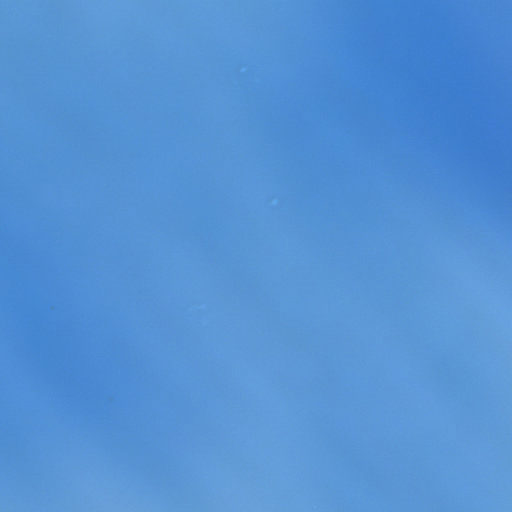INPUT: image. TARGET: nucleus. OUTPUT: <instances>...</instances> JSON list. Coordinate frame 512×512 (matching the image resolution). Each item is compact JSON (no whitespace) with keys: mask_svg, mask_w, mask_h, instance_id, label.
Returning a JSON list of instances; mask_svg holds the SVG:
<instances>
[{"mask_svg":"<svg viewBox=\"0 0 512 512\" xmlns=\"http://www.w3.org/2000/svg\"><path fill=\"white\" fill-rule=\"evenodd\" d=\"M385 31H388V16H385Z\"/></svg>","mask_w":512,"mask_h":512,"instance_id":"f3484780","label":"nucleus"},{"mask_svg":"<svg viewBox=\"0 0 512 512\" xmlns=\"http://www.w3.org/2000/svg\"><path fill=\"white\" fill-rule=\"evenodd\" d=\"M385 55H388V32H385Z\"/></svg>","mask_w":512,"mask_h":512,"instance_id":"9b49d317","label":"nucleus"},{"mask_svg":"<svg viewBox=\"0 0 512 512\" xmlns=\"http://www.w3.org/2000/svg\"><path fill=\"white\" fill-rule=\"evenodd\" d=\"M385 31H388V16H385Z\"/></svg>","mask_w":512,"mask_h":512,"instance_id":"a211bd4d","label":"nucleus"},{"mask_svg":"<svg viewBox=\"0 0 512 512\" xmlns=\"http://www.w3.org/2000/svg\"><path fill=\"white\" fill-rule=\"evenodd\" d=\"M385 55H388V32H385Z\"/></svg>","mask_w":512,"mask_h":512,"instance_id":"9d476101","label":"nucleus"},{"mask_svg":"<svg viewBox=\"0 0 512 512\" xmlns=\"http://www.w3.org/2000/svg\"><path fill=\"white\" fill-rule=\"evenodd\" d=\"M385 31H388V16H385Z\"/></svg>","mask_w":512,"mask_h":512,"instance_id":"ddd939ff","label":"nucleus"},{"mask_svg":"<svg viewBox=\"0 0 512 512\" xmlns=\"http://www.w3.org/2000/svg\"><path fill=\"white\" fill-rule=\"evenodd\" d=\"M385 55H388V32H385Z\"/></svg>","mask_w":512,"mask_h":512,"instance_id":"f03ea898","label":"nucleus"},{"mask_svg":"<svg viewBox=\"0 0 512 512\" xmlns=\"http://www.w3.org/2000/svg\"><path fill=\"white\" fill-rule=\"evenodd\" d=\"M385 31H388V16H385Z\"/></svg>","mask_w":512,"mask_h":512,"instance_id":"f8f14e48","label":"nucleus"},{"mask_svg":"<svg viewBox=\"0 0 512 512\" xmlns=\"http://www.w3.org/2000/svg\"><path fill=\"white\" fill-rule=\"evenodd\" d=\"M385 31H388V16H385Z\"/></svg>","mask_w":512,"mask_h":512,"instance_id":"2eb2a0df","label":"nucleus"},{"mask_svg":"<svg viewBox=\"0 0 512 512\" xmlns=\"http://www.w3.org/2000/svg\"><path fill=\"white\" fill-rule=\"evenodd\" d=\"M385 55H388V32H385Z\"/></svg>","mask_w":512,"mask_h":512,"instance_id":"7ed1b4c3","label":"nucleus"},{"mask_svg":"<svg viewBox=\"0 0 512 512\" xmlns=\"http://www.w3.org/2000/svg\"><path fill=\"white\" fill-rule=\"evenodd\" d=\"M385 55H388V32H385Z\"/></svg>","mask_w":512,"mask_h":512,"instance_id":"f257e3e1","label":"nucleus"},{"mask_svg":"<svg viewBox=\"0 0 512 512\" xmlns=\"http://www.w3.org/2000/svg\"><path fill=\"white\" fill-rule=\"evenodd\" d=\"M385 55H388V32H385Z\"/></svg>","mask_w":512,"mask_h":512,"instance_id":"6e6552de","label":"nucleus"},{"mask_svg":"<svg viewBox=\"0 0 512 512\" xmlns=\"http://www.w3.org/2000/svg\"><path fill=\"white\" fill-rule=\"evenodd\" d=\"M385 31H388V16H385Z\"/></svg>","mask_w":512,"mask_h":512,"instance_id":"dca6fc26","label":"nucleus"},{"mask_svg":"<svg viewBox=\"0 0 512 512\" xmlns=\"http://www.w3.org/2000/svg\"><path fill=\"white\" fill-rule=\"evenodd\" d=\"M385 55H388V32H385Z\"/></svg>","mask_w":512,"mask_h":512,"instance_id":"423d86ee","label":"nucleus"},{"mask_svg":"<svg viewBox=\"0 0 512 512\" xmlns=\"http://www.w3.org/2000/svg\"><path fill=\"white\" fill-rule=\"evenodd\" d=\"M385 31H388V16H385Z\"/></svg>","mask_w":512,"mask_h":512,"instance_id":"4468645a","label":"nucleus"},{"mask_svg":"<svg viewBox=\"0 0 512 512\" xmlns=\"http://www.w3.org/2000/svg\"><path fill=\"white\" fill-rule=\"evenodd\" d=\"M385 55H388V32H385Z\"/></svg>","mask_w":512,"mask_h":512,"instance_id":"0eeeda50","label":"nucleus"},{"mask_svg":"<svg viewBox=\"0 0 512 512\" xmlns=\"http://www.w3.org/2000/svg\"><path fill=\"white\" fill-rule=\"evenodd\" d=\"M385 55H388V32H385Z\"/></svg>","mask_w":512,"mask_h":512,"instance_id":"1a4fd4ad","label":"nucleus"},{"mask_svg":"<svg viewBox=\"0 0 512 512\" xmlns=\"http://www.w3.org/2000/svg\"><path fill=\"white\" fill-rule=\"evenodd\" d=\"M385 55H388V32H385Z\"/></svg>","mask_w":512,"mask_h":512,"instance_id":"20e7f679","label":"nucleus"},{"mask_svg":"<svg viewBox=\"0 0 512 512\" xmlns=\"http://www.w3.org/2000/svg\"><path fill=\"white\" fill-rule=\"evenodd\" d=\"M385 55H388V32H385Z\"/></svg>","mask_w":512,"mask_h":512,"instance_id":"39448f33","label":"nucleus"}]
</instances>
